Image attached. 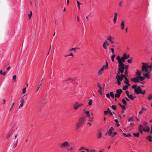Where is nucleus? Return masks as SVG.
I'll return each instance as SVG.
<instances>
[{"label":"nucleus","instance_id":"1","mask_svg":"<svg viewBox=\"0 0 152 152\" xmlns=\"http://www.w3.org/2000/svg\"><path fill=\"white\" fill-rule=\"evenodd\" d=\"M129 57V55L126 53H124L123 56H118L116 57V59L118 63H124L125 60L127 59Z\"/></svg>","mask_w":152,"mask_h":152},{"label":"nucleus","instance_id":"2","mask_svg":"<svg viewBox=\"0 0 152 152\" xmlns=\"http://www.w3.org/2000/svg\"><path fill=\"white\" fill-rule=\"evenodd\" d=\"M142 71L143 75L148 79H149L151 77V73L149 69H148L142 67Z\"/></svg>","mask_w":152,"mask_h":152},{"label":"nucleus","instance_id":"3","mask_svg":"<svg viewBox=\"0 0 152 152\" xmlns=\"http://www.w3.org/2000/svg\"><path fill=\"white\" fill-rule=\"evenodd\" d=\"M61 148L67 149L70 147V143L67 141H64L60 144Z\"/></svg>","mask_w":152,"mask_h":152},{"label":"nucleus","instance_id":"4","mask_svg":"<svg viewBox=\"0 0 152 152\" xmlns=\"http://www.w3.org/2000/svg\"><path fill=\"white\" fill-rule=\"evenodd\" d=\"M85 121V118L82 117L79 120L78 123L76 124V127L77 129H79L84 123Z\"/></svg>","mask_w":152,"mask_h":152},{"label":"nucleus","instance_id":"5","mask_svg":"<svg viewBox=\"0 0 152 152\" xmlns=\"http://www.w3.org/2000/svg\"><path fill=\"white\" fill-rule=\"evenodd\" d=\"M79 151H80V152H96V151L94 149H91L90 150L86 147L82 146L79 149Z\"/></svg>","mask_w":152,"mask_h":152},{"label":"nucleus","instance_id":"6","mask_svg":"<svg viewBox=\"0 0 152 152\" xmlns=\"http://www.w3.org/2000/svg\"><path fill=\"white\" fill-rule=\"evenodd\" d=\"M142 67L148 69H149V71H151L152 69V62L149 64L148 63L142 62Z\"/></svg>","mask_w":152,"mask_h":152},{"label":"nucleus","instance_id":"7","mask_svg":"<svg viewBox=\"0 0 152 152\" xmlns=\"http://www.w3.org/2000/svg\"><path fill=\"white\" fill-rule=\"evenodd\" d=\"M134 92L137 94H141L145 95L146 94V91L145 90H144L142 91V89L140 87L138 86L137 87V88L135 89Z\"/></svg>","mask_w":152,"mask_h":152},{"label":"nucleus","instance_id":"8","mask_svg":"<svg viewBox=\"0 0 152 152\" xmlns=\"http://www.w3.org/2000/svg\"><path fill=\"white\" fill-rule=\"evenodd\" d=\"M83 105V103H79L78 102H75L73 104V108L75 110H77L80 107Z\"/></svg>","mask_w":152,"mask_h":152},{"label":"nucleus","instance_id":"9","mask_svg":"<svg viewBox=\"0 0 152 152\" xmlns=\"http://www.w3.org/2000/svg\"><path fill=\"white\" fill-rule=\"evenodd\" d=\"M114 130L113 127H111L110 128L106 133L105 135L111 136L112 133V132Z\"/></svg>","mask_w":152,"mask_h":152},{"label":"nucleus","instance_id":"10","mask_svg":"<svg viewBox=\"0 0 152 152\" xmlns=\"http://www.w3.org/2000/svg\"><path fill=\"white\" fill-rule=\"evenodd\" d=\"M115 78L117 80V84L118 85H120L121 84V81L123 78L119 76V75H116L115 76Z\"/></svg>","mask_w":152,"mask_h":152},{"label":"nucleus","instance_id":"11","mask_svg":"<svg viewBox=\"0 0 152 152\" xmlns=\"http://www.w3.org/2000/svg\"><path fill=\"white\" fill-rule=\"evenodd\" d=\"M124 63H118V64L120 66H122L123 67V70L124 71V70H127V69L129 68V66L128 65H126L125 64H124Z\"/></svg>","mask_w":152,"mask_h":152},{"label":"nucleus","instance_id":"12","mask_svg":"<svg viewBox=\"0 0 152 152\" xmlns=\"http://www.w3.org/2000/svg\"><path fill=\"white\" fill-rule=\"evenodd\" d=\"M107 39L112 43L113 44L114 43V37L110 35H109L107 37Z\"/></svg>","mask_w":152,"mask_h":152},{"label":"nucleus","instance_id":"13","mask_svg":"<svg viewBox=\"0 0 152 152\" xmlns=\"http://www.w3.org/2000/svg\"><path fill=\"white\" fill-rule=\"evenodd\" d=\"M118 73L117 74V75H119L120 73H123L124 71H123V67L122 66H120L118 64Z\"/></svg>","mask_w":152,"mask_h":152},{"label":"nucleus","instance_id":"14","mask_svg":"<svg viewBox=\"0 0 152 152\" xmlns=\"http://www.w3.org/2000/svg\"><path fill=\"white\" fill-rule=\"evenodd\" d=\"M134 83H137L139 82V77L138 76H136L135 77H134L130 79Z\"/></svg>","mask_w":152,"mask_h":152},{"label":"nucleus","instance_id":"15","mask_svg":"<svg viewBox=\"0 0 152 152\" xmlns=\"http://www.w3.org/2000/svg\"><path fill=\"white\" fill-rule=\"evenodd\" d=\"M109 45L107 41H105L103 43V48L105 49H107V47L109 46Z\"/></svg>","mask_w":152,"mask_h":152},{"label":"nucleus","instance_id":"16","mask_svg":"<svg viewBox=\"0 0 152 152\" xmlns=\"http://www.w3.org/2000/svg\"><path fill=\"white\" fill-rule=\"evenodd\" d=\"M118 13L116 12H115L114 13V17L113 19V23H116V20L117 18Z\"/></svg>","mask_w":152,"mask_h":152},{"label":"nucleus","instance_id":"17","mask_svg":"<svg viewBox=\"0 0 152 152\" xmlns=\"http://www.w3.org/2000/svg\"><path fill=\"white\" fill-rule=\"evenodd\" d=\"M120 28L122 30L124 29L125 22L124 21H122L120 23Z\"/></svg>","mask_w":152,"mask_h":152},{"label":"nucleus","instance_id":"18","mask_svg":"<svg viewBox=\"0 0 152 152\" xmlns=\"http://www.w3.org/2000/svg\"><path fill=\"white\" fill-rule=\"evenodd\" d=\"M102 133L101 131H99L96 136L97 138L100 139L102 137Z\"/></svg>","mask_w":152,"mask_h":152},{"label":"nucleus","instance_id":"19","mask_svg":"<svg viewBox=\"0 0 152 152\" xmlns=\"http://www.w3.org/2000/svg\"><path fill=\"white\" fill-rule=\"evenodd\" d=\"M124 78L125 80L124 81V83L125 84H126L128 86H130V84L129 83L127 77L126 76H124Z\"/></svg>","mask_w":152,"mask_h":152},{"label":"nucleus","instance_id":"20","mask_svg":"<svg viewBox=\"0 0 152 152\" xmlns=\"http://www.w3.org/2000/svg\"><path fill=\"white\" fill-rule=\"evenodd\" d=\"M101 68L103 70L107 69L108 68V64L107 62H106V65H103Z\"/></svg>","mask_w":152,"mask_h":152},{"label":"nucleus","instance_id":"21","mask_svg":"<svg viewBox=\"0 0 152 152\" xmlns=\"http://www.w3.org/2000/svg\"><path fill=\"white\" fill-rule=\"evenodd\" d=\"M83 111L85 113L86 115V116L87 117H90V114L89 112L88 111H86L85 109L83 110Z\"/></svg>","mask_w":152,"mask_h":152},{"label":"nucleus","instance_id":"22","mask_svg":"<svg viewBox=\"0 0 152 152\" xmlns=\"http://www.w3.org/2000/svg\"><path fill=\"white\" fill-rule=\"evenodd\" d=\"M104 70L101 68L98 71V74L99 75H100L102 74V72Z\"/></svg>","mask_w":152,"mask_h":152},{"label":"nucleus","instance_id":"23","mask_svg":"<svg viewBox=\"0 0 152 152\" xmlns=\"http://www.w3.org/2000/svg\"><path fill=\"white\" fill-rule=\"evenodd\" d=\"M146 138L149 142H151L152 141V136L151 135L147 136Z\"/></svg>","mask_w":152,"mask_h":152},{"label":"nucleus","instance_id":"24","mask_svg":"<svg viewBox=\"0 0 152 152\" xmlns=\"http://www.w3.org/2000/svg\"><path fill=\"white\" fill-rule=\"evenodd\" d=\"M92 101H93L92 99H89L88 103V106H91L92 104Z\"/></svg>","mask_w":152,"mask_h":152},{"label":"nucleus","instance_id":"25","mask_svg":"<svg viewBox=\"0 0 152 152\" xmlns=\"http://www.w3.org/2000/svg\"><path fill=\"white\" fill-rule=\"evenodd\" d=\"M116 93L118 94H120L122 92V91L121 89H117L116 91Z\"/></svg>","mask_w":152,"mask_h":152},{"label":"nucleus","instance_id":"26","mask_svg":"<svg viewBox=\"0 0 152 152\" xmlns=\"http://www.w3.org/2000/svg\"><path fill=\"white\" fill-rule=\"evenodd\" d=\"M76 2H77V4L78 9L79 10H80V5L82 4L81 3H80V2H79L78 1H77Z\"/></svg>","mask_w":152,"mask_h":152},{"label":"nucleus","instance_id":"27","mask_svg":"<svg viewBox=\"0 0 152 152\" xmlns=\"http://www.w3.org/2000/svg\"><path fill=\"white\" fill-rule=\"evenodd\" d=\"M32 15V12L31 11L30 12V14H28V19L30 20L31 18Z\"/></svg>","mask_w":152,"mask_h":152},{"label":"nucleus","instance_id":"28","mask_svg":"<svg viewBox=\"0 0 152 152\" xmlns=\"http://www.w3.org/2000/svg\"><path fill=\"white\" fill-rule=\"evenodd\" d=\"M143 130L145 132H148L150 131V128L148 127L147 126L145 129H143Z\"/></svg>","mask_w":152,"mask_h":152},{"label":"nucleus","instance_id":"29","mask_svg":"<svg viewBox=\"0 0 152 152\" xmlns=\"http://www.w3.org/2000/svg\"><path fill=\"white\" fill-rule=\"evenodd\" d=\"M133 134L134 137H138L140 135V133L139 132H137L136 133H133Z\"/></svg>","mask_w":152,"mask_h":152},{"label":"nucleus","instance_id":"30","mask_svg":"<svg viewBox=\"0 0 152 152\" xmlns=\"http://www.w3.org/2000/svg\"><path fill=\"white\" fill-rule=\"evenodd\" d=\"M110 96H111L113 99H114V95L113 92H110L109 93Z\"/></svg>","mask_w":152,"mask_h":152},{"label":"nucleus","instance_id":"31","mask_svg":"<svg viewBox=\"0 0 152 152\" xmlns=\"http://www.w3.org/2000/svg\"><path fill=\"white\" fill-rule=\"evenodd\" d=\"M73 147L72 146H71L70 145V147H69V148H68L67 149L68 151H71L73 150Z\"/></svg>","mask_w":152,"mask_h":152},{"label":"nucleus","instance_id":"32","mask_svg":"<svg viewBox=\"0 0 152 152\" xmlns=\"http://www.w3.org/2000/svg\"><path fill=\"white\" fill-rule=\"evenodd\" d=\"M128 96L129 99L132 100H133L134 98V96L131 94H129Z\"/></svg>","mask_w":152,"mask_h":152},{"label":"nucleus","instance_id":"33","mask_svg":"<svg viewBox=\"0 0 152 152\" xmlns=\"http://www.w3.org/2000/svg\"><path fill=\"white\" fill-rule=\"evenodd\" d=\"M141 72L139 71L137 69V72H136V75H139V76H140L141 75Z\"/></svg>","mask_w":152,"mask_h":152},{"label":"nucleus","instance_id":"34","mask_svg":"<svg viewBox=\"0 0 152 152\" xmlns=\"http://www.w3.org/2000/svg\"><path fill=\"white\" fill-rule=\"evenodd\" d=\"M139 79H140V80L141 81H142L143 80L145 79V78L143 77H141V76H138Z\"/></svg>","mask_w":152,"mask_h":152},{"label":"nucleus","instance_id":"35","mask_svg":"<svg viewBox=\"0 0 152 152\" xmlns=\"http://www.w3.org/2000/svg\"><path fill=\"white\" fill-rule=\"evenodd\" d=\"M115 56V54H113L112 55L111 57V60L112 62L114 61V58Z\"/></svg>","mask_w":152,"mask_h":152},{"label":"nucleus","instance_id":"36","mask_svg":"<svg viewBox=\"0 0 152 152\" xmlns=\"http://www.w3.org/2000/svg\"><path fill=\"white\" fill-rule=\"evenodd\" d=\"M139 129H140V132H141L142 133V131L143 130V129L142 130L141 129V128H143V126L141 125H140L139 126Z\"/></svg>","mask_w":152,"mask_h":152},{"label":"nucleus","instance_id":"37","mask_svg":"<svg viewBox=\"0 0 152 152\" xmlns=\"http://www.w3.org/2000/svg\"><path fill=\"white\" fill-rule=\"evenodd\" d=\"M152 99V95L151 94L149 95L148 98V100H151V99Z\"/></svg>","mask_w":152,"mask_h":152},{"label":"nucleus","instance_id":"38","mask_svg":"<svg viewBox=\"0 0 152 152\" xmlns=\"http://www.w3.org/2000/svg\"><path fill=\"white\" fill-rule=\"evenodd\" d=\"M40 87L41 86H37V88H36V93H37Z\"/></svg>","mask_w":152,"mask_h":152},{"label":"nucleus","instance_id":"39","mask_svg":"<svg viewBox=\"0 0 152 152\" xmlns=\"http://www.w3.org/2000/svg\"><path fill=\"white\" fill-rule=\"evenodd\" d=\"M132 88L133 89H134V91H135V90L136 89H137V85H134V86H132Z\"/></svg>","mask_w":152,"mask_h":152},{"label":"nucleus","instance_id":"40","mask_svg":"<svg viewBox=\"0 0 152 152\" xmlns=\"http://www.w3.org/2000/svg\"><path fill=\"white\" fill-rule=\"evenodd\" d=\"M111 107L113 110H116V107L115 105H113L111 106Z\"/></svg>","mask_w":152,"mask_h":152},{"label":"nucleus","instance_id":"41","mask_svg":"<svg viewBox=\"0 0 152 152\" xmlns=\"http://www.w3.org/2000/svg\"><path fill=\"white\" fill-rule=\"evenodd\" d=\"M120 95L118 94L117 93L115 94V95H114V96L115 97L118 98H119L120 97Z\"/></svg>","mask_w":152,"mask_h":152},{"label":"nucleus","instance_id":"42","mask_svg":"<svg viewBox=\"0 0 152 152\" xmlns=\"http://www.w3.org/2000/svg\"><path fill=\"white\" fill-rule=\"evenodd\" d=\"M24 99H23V97H20V103H24Z\"/></svg>","mask_w":152,"mask_h":152},{"label":"nucleus","instance_id":"43","mask_svg":"<svg viewBox=\"0 0 152 152\" xmlns=\"http://www.w3.org/2000/svg\"><path fill=\"white\" fill-rule=\"evenodd\" d=\"M128 88V87L127 86H124L123 88V90H126Z\"/></svg>","mask_w":152,"mask_h":152},{"label":"nucleus","instance_id":"44","mask_svg":"<svg viewBox=\"0 0 152 152\" xmlns=\"http://www.w3.org/2000/svg\"><path fill=\"white\" fill-rule=\"evenodd\" d=\"M101 89V86H100V88L98 90V92L101 94H102V91Z\"/></svg>","mask_w":152,"mask_h":152},{"label":"nucleus","instance_id":"45","mask_svg":"<svg viewBox=\"0 0 152 152\" xmlns=\"http://www.w3.org/2000/svg\"><path fill=\"white\" fill-rule=\"evenodd\" d=\"M18 143V140H17L15 144H14L13 145V148H15L17 146V144Z\"/></svg>","mask_w":152,"mask_h":152},{"label":"nucleus","instance_id":"46","mask_svg":"<svg viewBox=\"0 0 152 152\" xmlns=\"http://www.w3.org/2000/svg\"><path fill=\"white\" fill-rule=\"evenodd\" d=\"M122 102L123 104L124 105L126 104V100L124 99H122Z\"/></svg>","mask_w":152,"mask_h":152},{"label":"nucleus","instance_id":"47","mask_svg":"<svg viewBox=\"0 0 152 152\" xmlns=\"http://www.w3.org/2000/svg\"><path fill=\"white\" fill-rule=\"evenodd\" d=\"M77 49V48H74L71 49L70 50L73 51L74 52L76 51V50Z\"/></svg>","mask_w":152,"mask_h":152},{"label":"nucleus","instance_id":"48","mask_svg":"<svg viewBox=\"0 0 152 152\" xmlns=\"http://www.w3.org/2000/svg\"><path fill=\"white\" fill-rule=\"evenodd\" d=\"M108 113V112L107 110H104V115H107Z\"/></svg>","mask_w":152,"mask_h":152},{"label":"nucleus","instance_id":"49","mask_svg":"<svg viewBox=\"0 0 152 152\" xmlns=\"http://www.w3.org/2000/svg\"><path fill=\"white\" fill-rule=\"evenodd\" d=\"M12 79L14 80V82H15L16 81V75H13L12 77Z\"/></svg>","mask_w":152,"mask_h":152},{"label":"nucleus","instance_id":"50","mask_svg":"<svg viewBox=\"0 0 152 152\" xmlns=\"http://www.w3.org/2000/svg\"><path fill=\"white\" fill-rule=\"evenodd\" d=\"M127 61L129 63H130V64L132 63V58H131L130 59H128L127 60Z\"/></svg>","mask_w":152,"mask_h":152},{"label":"nucleus","instance_id":"51","mask_svg":"<svg viewBox=\"0 0 152 152\" xmlns=\"http://www.w3.org/2000/svg\"><path fill=\"white\" fill-rule=\"evenodd\" d=\"M133 118L132 117H131L128 119V121L129 122H130L131 121H133Z\"/></svg>","mask_w":152,"mask_h":152},{"label":"nucleus","instance_id":"52","mask_svg":"<svg viewBox=\"0 0 152 152\" xmlns=\"http://www.w3.org/2000/svg\"><path fill=\"white\" fill-rule=\"evenodd\" d=\"M122 2L121 1H120L118 4V5L120 7H122L123 6L122 4Z\"/></svg>","mask_w":152,"mask_h":152},{"label":"nucleus","instance_id":"53","mask_svg":"<svg viewBox=\"0 0 152 152\" xmlns=\"http://www.w3.org/2000/svg\"><path fill=\"white\" fill-rule=\"evenodd\" d=\"M26 87H25L23 89V94H25V93L26 92Z\"/></svg>","mask_w":152,"mask_h":152},{"label":"nucleus","instance_id":"54","mask_svg":"<svg viewBox=\"0 0 152 152\" xmlns=\"http://www.w3.org/2000/svg\"><path fill=\"white\" fill-rule=\"evenodd\" d=\"M117 133L116 132H112V135L111 136V137H113V136L116 135V134H117Z\"/></svg>","mask_w":152,"mask_h":152},{"label":"nucleus","instance_id":"55","mask_svg":"<svg viewBox=\"0 0 152 152\" xmlns=\"http://www.w3.org/2000/svg\"><path fill=\"white\" fill-rule=\"evenodd\" d=\"M93 121V118H89V120H88V121H91V122H92Z\"/></svg>","mask_w":152,"mask_h":152},{"label":"nucleus","instance_id":"56","mask_svg":"<svg viewBox=\"0 0 152 152\" xmlns=\"http://www.w3.org/2000/svg\"><path fill=\"white\" fill-rule=\"evenodd\" d=\"M20 103V105L19 106V108L22 107L23 106V104H24L23 103Z\"/></svg>","mask_w":152,"mask_h":152},{"label":"nucleus","instance_id":"57","mask_svg":"<svg viewBox=\"0 0 152 152\" xmlns=\"http://www.w3.org/2000/svg\"><path fill=\"white\" fill-rule=\"evenodd\" d=\"M14 104H15V103L14 102H13V103H12V105L11 106V108H10V110H9V111H10L11 109H12L13 106H14Z\"/></svg>","mask_w":152,"mask_h":152},{"label":"nucleus","instance_id":"58","mask_svg":"<svg viewBox=\"0 0 152 152\" xmlns=\"http://www.w3.org/2000/svg\"><path fill=\"white\" fill-rule=\"evenodd\" d=\"M121 107L123 110H125V109L126 107L124 105H122L121 106Z\"/></svg>","mask_w":152,"mask_h":152},{"label":"nucleus","instance_id":"59","mask_svg":"<svg viewBox=\"0 0 152 152\" xmlns=\"http://www.w3.org/2000/svg\"><path fill=\"white\" fill-rule=\"evenodd\" d=\"M106 96L107 97V98H110V94L109 93L106 94Z\"/></svg>","mask_w":152,"mask_h":152},{"label":"nucleus","instance_id":"60","mask_svg":"<svg viewBox=\"0 0 152 152\" xmlns=\"http://www.w3.org/2000/svg\"><path fill=\"white\" fill-rule=\"evenodd\" d=\"M124 74L126 75H128V71L127 70H125V72H124Z\"/></svg>","mask_w":152,"mask_h":152},{"label":"nucleus","instance_id":"61","mask_svg":"<svg viewBox=\"0 0 152 152\" xmlns=\"http://www.w3.org/2000/svg\"><path fill=\"white\" fill-rule=\"evenodd\" d=\"M42 81H40L39 83L38 86H42Z\"/></svg>","mask_w":152,"mask_h":152},{"label":"nucleus","instance_id":"62","mask_svg":"<svg viewBox=\"0 0 152 152\" xmlns=\"http://www.w3.org/2000/svg\"><path fill=\"white\" fill-rule=\"evenodd\" d=\"M111 51L113 54L114 53V50L113 48H110Z\"/></svg>","mask_w":152,"mask_h":152},{"label":"nucleus","instance_id":"63","mask_svg":"<svg viewBox=\"0 0 152 152\" xmlns=\"http://www.w3.org/2000/svg\"><path fill=\"white\" fill-rule=\"evenodd\" d=\"M131 135L130 133H128L127 134H126V137H131Z\"/></svg>","mask_w":152,"mask_h":152},{"label":"nucleus","instance_id":"64","mask_svg":"<svg viewBox=\"0 0 152 152\" xmlns=\"http://www.w3.org/2000/svg\"><path fill=\"white\" fill-rule=\"evenodd\" d=\"M125 93L127 95V96H128L129 95V92L128 91H125Z\"/></svg>","mask_w":152,"mask_h":152}]
</instances>
